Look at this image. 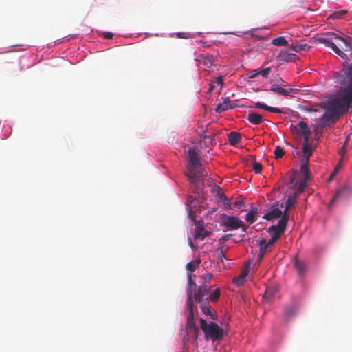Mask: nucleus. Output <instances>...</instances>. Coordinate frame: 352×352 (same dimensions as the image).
I'll list each match as a JSON object with an SVG mask.
<instances>
[{
    "instance_id": "a878e982",
    "label": "nucleus",
    "mask_w": 352,
    "mask_h": 352,
    "mask_svg": "<svg viewBox=\"0 0 352 352\" xmlns=\"http://www.w3.org/2000/svg\"><path fill=\"white\" fill-rule=\"evenodd\" d=\"M219 204L220 206H223L224 208H231V202L230 199L223 193L221 192L219 199Z\"/></svg>"
},
{
    "instance_id": "09e8293b",
    "label": "nucleus",
    "mask_w": 352,
    "mask_h": 352,
    "mask_svg": "<svg viewBox=\"0 0 352 352\" xmlns=\"http://www.w3.org/2000/svg\"><path fill=\"white\" fill-rule=\"evenodd\" d=\"M259 70L255 69L252 72V74L250 76V78H254L258 75H259Z\"/></svg>"
},
{
    "instance_id": "9b49d317",
    "label": "nucleus",
    "mask_w": 352,
    "mask_h": 352,
    "mask_svg": "<svg viewBox=\"0 0 352 352\" xmlns=\"http://www.w3.org/2000/svg\"><path fill=\"white\" fill-rule=\"evenodd\" d=\"M298 307L295 305H289L285 307L283 318L286 321H289L295 317L297 314Z\"/></svg>"
},
{
    "instance_id": "4c0bfd02",
    "label": "nucleus",
    "mask_w": 352,
    "mask_h": 352,
    "mask_svg": "<svg viewBox=\"0 0 352 352\" xmlns=\"http://www.w3.org/2000/svg\"><path fill=\"white\" fill-rule=\"evenodd\" d=\"M203 61L206 65H211L214 61V57L212 56H206L204 58Z\"/></svg>"
},
{
    "instance_id": "473e14b6",
    "label": "nucleus",
    "mask_w": 352,
    "mask_h": 352,
    "mask_svg": "<svg viewBox=\"0 0 352 352\" xmlns=\"http://www.w3.org/2000/svg\"><path fill=\"white\" fill-rule=\"evenodd\" d=\"M258 244L260 248V252L265 253L267 249L270 248V246H267L266 239L265 238H262L261 239L258 241Z\"/></svg>"
},
{
    "instance_id": "603ef678",
    "label": "nucleus",
    "mask_w": 352,
    "mask_h": 352,
    "mask_svg": "<svg viewBox=\"0 0 352 352\" xmlns=\"http://www.w3.org/2000/svg\"><path fill=\"white\" fill-rule=\"evenodd\" d=\"M310 133H311V131H310V130L309 129V128H308L307 130L303 131L302 132H301V133H302V135L303 136H305V135H310Z\"/></svg>"
},
{
    "instance_id": "58836bf2",
    "label": "nucleus",
    "mask_w": 352,
    "mask_h": 352,
    "mask_svg": "<svg viewBox=\"0 0 352 352\" xmlns=\"http://www.w3.org/2000/svg\"><path fill=\"white\" fill-rule=\"evenodd\" d=\"M307 165H308V164L306 163V160H303L302 165L301 166V170L303 172L306 178L308 177V171H309Z\"/></svg>"
},
{
    "instance_id": "72a5a7b5",
    "label": "nucleus",
    "mask_w": 352,
    "mask_h": 352,
    "mask_svg": "<svg viewBox=\"0 0 352 352\" xmlns=\"http://www.w3.org/2000/svg\"><path fill=\"white\" fill-rule=\"evenodd\" d=\"M295 204H296V201L294 199H293L291 197H289L287 200V202H286V206H285V212L284 213L285 214H287V211L292 208H294L295 206Z\"/></svg>"
},
{
    "instance_id": "ea45409f",
    "label": "nucleus",
    "mask_w": 352,
    "mask_h": 352,
    "mask_svg": "<svg viewBox=\"0 0 352 352\" xmlns=\"http://www.w3.org/2000/svg\"><path fill=\"white\" fill-rule=\"evenodd\" d=\"M271 72L270 67H266L263 69L259 70V74L263 77L266 78Z\"/></svg>"
},
{
    "instance_id": "f3484780",
    "label": "nucleus",
    "mask_w": 352,
    "mask_h": 352,
    "mask_svg": "<svg viewBox=\"0 0 352 352\" xmlns=\"http://www.w3.org/2000/svg\"><path fill=\"white\" fill-rule=\"evenodd\" d=\"M247 120L252 124H261L263 119V116L261 114H258L255 112H251L248 115Z\"/></svg>"
},
{
    "instance_id": "ddd939ff",
    "label": "nucleus",
    "mask_w": 352,
    "mask_h": 352,
    "mask_svg": "<svg viewBox=\"0 0 352 352\" xmlns=\"http://www.w3.org/2000/svg\"><path fill=\"white\" fill-rule=\"evenodd\" d=\"M199 307L201 311L207 316H209L210 318L212 320L217 319V314L215 311H212L211 310V307L209 305L208 300H205L204 302H199Z\"/></svg>"
},
{
    "instance_id": "1a4fd4ad",
    "label": "nucleus",
    "mask_w": 352,
    "mask_h": 352,
    "mask_svg": "<svg viewBox=\"0 0 352 352\" xmlns=\"http://www.w3.org/2000/svg\"><path fill=\"white\" fill-rule=\"evenodd\" d=\"M196 289H197V284L192 280V274H188V288L186 290L187 296H188V300H187L188 304L193 305L192 294Z\"/></svg>"
},
{
    "instance_id": "6e6552de",
    "label": "nucleus",
    "mask_w": 352,
    "mask_h": 352,
    "mask_svg": "<svg viewBox=\"0 0 352 352\" xmlns=\"http://www.w3.org/2000/svg\"><path fill=\"white\" fill-rule=\"evenodd\" d=\"M287 222V214L284 213L283 216L279 220L278 224L276 226H272L271 227H270L267 230V232H271L272 231H276L279 234H282L285 230Z\"/></svg>"
},
{
    "instance_id": "c9c22d12",
    "label": "nucleus",
    "mask_w": 352,
    "mask_h": 352,
    "mask_svg": "<svg viewBox=\"0 0 352 352\" xmlns=\"http://www.w3.org/2000/svg\"><path fill=\"white\" fill-rule=\"evenodd\" d=\"M252 168L255 173L258 174L261 172L263 166L261 163L254 161L252 164Z\"/></svg>"
},
{
    "instance_id": "0e129e2a",
    "label": "nucleus",
    "mask_w": 352,
    "mask_h": 352,
    "mask_svg": "<svg viewBox=\"0 0 352 352\" xmlns=\"http://www.w3.org/2000/svg\"><path fill=\"white\" fill-rule=\"evenodd\" d=\"M298 1L300 3H303L305 1V0H298Z\"/></svg>"
},
{
    "instance_id": "a19ab883",
    "label": "nucleus",
    "mask_w": 352,
    "mask_h": 352,
    "mask_svg": "<svg viewBox=\"0 0 352 352\" xmlns=\"http://www.w3.org/2000/svg\"><path fill=\"white\" fill-rule=\"evenodd\" d=\"M297 126L300 128V132H302L303 131H305L308 129L307 124L303 121L298 122Z\"/></svg>"
},
{
    "instance_id": "49530a36",
    "label": "nucleus",
    "mask_w": 352,
    "mask_h": 352,
    "mask_svg": "<svg viewBox=\"0 0 352 352\" xmlns=\"http://www.w3.org/2000/svg\"><path fill=\"white\" fill-rule=\"evenodd\" d=\"M346 13V10H343L340 12H336V13H333V18H339V17H341V16L345 14Z\"/></svg>"
},
{
    "instance_id": "a211bd4d",
    "label": "nucleus",
    "mask_w": 352,
    "mask_h": 352,
    "mask_svg": "<svg viewBox=\"0 0 352 352\" xmlns=\"http://www.w3.org/2000/svg\"><path fill=\"white\" fill-rule=\"evenodd\" d=\"M249 274V269L248 268H246V269H244L239 274V276L237 277H235L232 282L236 285L237 286H240V285H242L245 281V278L246 277L248 276Z\"/></svg>"
},
{
    "instance_id": "393cba45",
    "label": "nucleus",
    "mask_w": 352,
    "mask_h": 352,
    "mask_svg": "<svg viewBox=\"0 0 352 352\" xmlns=\"http://www.w3.org/2000/svg\"><path fill=\"white\" fill-rule=\"evenodd\" d=\"M296 54H290L286 50H283L280 53V58L282 60L289 62L292 61L295 59Z\"/></svg>"
},
{
    "instance_id": "f03ea898",
    "label": "nucleus",
    "mask_w": 352,
    "mask_h": 352,
    "mask_svg": "<svg viewBox=\"0 0 352 352\" xmlns=\"http://www.w3.org/2000/svg\"><path fill=\"white\" fill-rule=\"evenodd\" d=\"M188 155V173L186 174L190 182L195 184L200 177L204 176V171L199 157V153L195 148H190Z\"/></svg>"
},
{
    "instance_id": "7c9ffc66",
    "label": "nucleus",
    "mask_w": 352,
    "mask_h": 352,
    "mask_svg": "<svg viewBox=\"0 0 352 352\" xmlns=\"http://www.w3.org/2000/svg\"><path fill=\"white\" fill-rule=\"evenodd\" d=\"M270 233H273L272 238L267 242V246L271 247L273 244L280 237L281 234L276 231H272Z\"/></svg>"
},
{
    "instance_id": "9d476101",
    "label": "nucleus",
    "mask_w": 352,
    "mask_h": 352,
    "mask_svg": "<svg viewBox=\"0 0 352 352\" xmlns=\"http://www.w3.org/2000/svg\"><path fill=\"white\" fill-rule=\"evenodd\" d=\"M289 48L297 53H300L303 51H309L311 46L305 41L300 40V41L292 43Z\"/></svg>"
},
{
    "instance_id": "b1692460",
    "label": "nucleus",
    "mask_w": 352,
    "mask_h": 352,
    "mask_svg": "<svg viewBox=\"0 0 352 352\" xmlns=\"http://www.w3.org/2000/svg\"><path fill=\"white\" fill-rule=\"evenodd\" d=\"M348 190H349V189H348V188H347V187H344V188H341V189L338 190L337 191L336 194L334 195V197H333L332 198V199L331 200V201H330V203H329V207H330V206H332V205H333V204L336 201V200H337L339 197H342V196L344 195L348 192Z\"/></svg>"
},
{
    "instance_id": "bf43d9fd",
    "label": "nucleus",
    "mask_w": 352,
    "mask_h": 352,
    "mask_svg": "<svg viewBox=\"0 0 352 352\" xmlns=\"http://www.w3.org/2000/svg\"><path fill=\"white\" fill-rule=\"evenodd\" d=\"M320 134L319 133H316L315 135V139L318 140L320 138Z\"/></svg>"
},
{
    "instance_id": "7ed1b4c3",
    "label": "nucleus",
    "mask_w": 352,
    "mask_h": 352,
    "mask_svg": "<svg viewBox=\"0 0 352 352\" xmlns=\"http://www.w3.org/2000/svg\"><path fill=\"white\" fill-rule=\"evenodd\" d=\"M200 328L204 333L206 340H211L212 342L220 341L223 337V329L219 327L217 323L210 322L202 318H199Z\"/></svg>"
},
{
    "instance_id": "c756f323",
    "label": "nucleus",
    "mask_w": 352,
    "mask_h": 352,
    "mask_svg": "<svg viewBox=\"0 0 352 352\" xmlns=\"http://www.w3.org/2000/svg\"><path fill=\"white\" fill-rule=\"evenodd\" d=\"M220 295H221L220 289L219 288L216 289L208 297V302L209 301L217 302L219 300Z\"/></svg>"
},
{
    "instance_id": "20e7f679",
    "label": "nucleus",
    "mask_w": 352,
    "mask_h": 352,
    "mask_svg": "<svg viewBox=\"0 0 352 352\" xmlns=\"http://www.w3.org/2000/svg\"><path fill=\"white\" fill-rule=\"evenodd\" d=\"M221 225L227 228L230 230H235L239 228H242L243 232L246 231V226H243V223L237 217L229 216L226 214L221 215Z\"/></svg>"
},
{
    "instance_id": "f257e3e1",
    "label": "nucleus",
    "mask_w": 352,
    "mask_h": 352,
    "mask_svg": "<svg viewBox=\"0 0 352 352\" xmlns=\"http://www.w3.org/2000/svg\"><path fill=\"white\" fill-rule=\"evenodd\" d=\"M316 41L331 48L344 59L342 69L333 76L339 89L327 100V112L322 117V120L328 122L333 118H339L352 107V58H348L346 54L352 52V46L345 38L333 32L318 37Z\"/></svg>"
},
{
    "instance_id": "6ab92c4d",
    "label": "nucleus",
    "mask_w": 352,
    "mask_h": 352,
    "mask_svg": "<svg viewBox=\"0 0 352 352\" xmlns=\"http://www.w3.org/2000/svg\"><path fill=\"white\" fill-rule=\"evenodd\" d=\"M229 144L235 146L241 140V134L236 131H232L228 135Z\"/></svg>"
},
{
    "instance_id": "c03bdc74",
    "label": "nucleus",
    "mask_w": 352,
    "mask_h": 352,
    "mask_svg": "<svg viewBox=\"0 0 352 352\" xmlns=\"http://www.w3.org/2000/svg\"><path fill=\"white\" fill-rule=\"evenodd\" d=\"M217 252L219 254V257L222 260L223 258H226V256L223 252V247H220L217 249Z\"/></svg>"
},
{
    "instance_id": "dca6fc26",
    "label": "nucleus",
    "mask_w": 352,
    "mask_h": 352,
    "mask_svg": "<svg viewBox=\"0 0 352 352\" xmlns=\"http://www.w3.org/2000/svg\"><path fill=\"white\" fill-rule=\"evenodd\" d=\"M282 216V211L278 208H274L270 212L265 213L263 217V219L270 221L274 219L279 218Z\"/></svg>"
},
{
    "instance_id": "13d9d810",
    "label": "nucleus",
    "mask_w": 352,
    "mask_h": 352,
    "mask_svg": "<svg viewBox=\"0 0 352 352\" xmlns=\"http://www.w3.org/2000/svg\"><path fill=\"white\" fill-rule=\"evenodd\" d=\"M189 245L192 248V250H195V245H193L190 239L189 240Z\"/></svg>"
},
{
    "instance_id": "2f4dec72",
    "label": "nucleus",
    "mask_w": 352,
    "mask_h": 352,
    "mask_svg": "<svg viewBox=\"0 0 352 352\" xmlns=\"http://www.w3.org/2000/svg\"><path fill=\"white\" fill-rule=\"evenodd\" d=\"M199 263L200 261H192L186 265V269L190 272H194L197 268H198Z\"/></svg>"
},
{
    "instance_id": "4be33fe9",
    "label": "nucleus",
    "mask_w": 352,
    "mask_h": 352,
    "mask_svg": "<svg viewBox=\"0 0 352 352\" xmlns=\"http://www.w3.org/2000/svg\"><path fill=\"white\" fill-rule=\"evenodd\" d=\"M258 213V210L256 208H253L251 210L245 215V220L249 223L252 224L256 220V216Z\"/></svg>"
},
{
    "instance_id": "0eeeda50",
    "label": "nucleus",
    "mask_w": 352,
    "mask_h": 352,
    "mask_svg": "<svg viewBox=\"0 0 352 352\" xmlns=\"http://www.w3.org/2000/svg\"><path fill=\"white\" fill-rule=\"evenodd\" d=\"M285 87L283 86H279V84H272L270 86V91L276 94L281 96H289L290 93L296 94L298 91V89L296 88Z\"/></svg>"
},
{
    "instance_id": "8fccbe9b",
    "label": "nucleus",
    "mask_w": 352,
    "mask_h": 352,
    "mask_svg": "<svg viewBox=\"0 0 352 352\" xmlns=\"http://www.w3.org/2000/svg\"><path fill=\"white\" fill-rule=\"evenodd\" d=\"M276 84H279V86H283V87H287V85H284L283 82H284V80H283V78H279L277 80H276Z\"/></svg>"
},
{
    "instance_id": "f8f14e48",
    "label": "nucleus",
    "mask_w": 352,
    "mask_h": 352,
    "mask_svg": "<svg viewBox=\"0 0 352 352\" xmlns=\"http://www.w3.org/2000/svg\"><path fill=\"white\" fill-rule=\"evenodd\" d=\"M236 104L234 101H231L226 98L224 99L222 103H219L217 105L215 111L217 113H221L222 111H226L230 109H234L236 107Z\"/></svg>"
},
{
    "instance_id": "423d86ee",
    "label": "nucleus",
    "mask_w": 352,
    "mask_h": 352,
    "mask_svg": "<svg viewBox=\"0 0 352 352\" xmlns=\"http://www.w3.org/2000/svg\"><path fill=\"white\" fill-rule=\"evenodd\" d=\"M193 308V305L188 304V314L187 316V327L190 332L194 333L195 338L197 339L199 333V329L195 322Z\"/></svg>"
},
{
    "instance_id": "bb28decb",
    "label": "nucleus",
    "mask_w": 352,
    "mask_h": 352,
    "mask_svg": "<svg viewBox=\"0 0 352 352\" xmlns=\"http://www.w3.org/2000/svg\"><path fill=\"white\" fill-rule=\"evenodd\" d=\"M295 267L300 275L304 274L306 269V264L303 261L296 259Z\"/></svg>"
},
{
    "instance_id": "e433bc0d",
    "label": "nucleus",
    "mask_w": 352,
    "mask_h": 352,
    "mask_svg": "<svg viewBox=\"0 0 352 352\" xmlns=\"http://www.w3.org/2000/svg\"><path fill=\"white\" fill-rule=\"evenodd\" d=\"M213 278V274L212 273H206L201 276V278L204 280V284L208 283Z\"/></svg>"
},
{
    "instance_id": "4d7b16f0",
    "label": "nucleus",
    "mask_w": 352,
    "mask_h": 352,
    "mask_svg": "<svg viewBox=\"0 0 352 352\" xmlns=\"http://www.w3.org/2000/svg\"><path fill=\"white\" fill-rule=\"evenodd\" d=\"M187 202H188V204H191V203L192 202V197H188L187 199Z\"/></svg>"
},
{
    "instance_id": "2eb2a0df",
    "label": "nucleus",
    "mask_w": 352,
    "mask_h": 352,
    "mask_svg": "<svg viewBox=\"0 0 352 352\" xmlns=\"http://www.w3.org/2000/svg\"><path fill=\"white\" fill-rule=\"evenodd\" d=\"M278 292V287L274 285L267 286L265 289V292L263 294V298L266 300H271L276 294Z\"/></svg>"
},
{
    "instance_id": "052dcab7",
    "label": "nucleus",
    "mask_w": 352,
    "mask_h": 352,
    "mask_svg": "<svg viewBox=\"0 0 352 352\" xmlns=\"http://www.w3.org/2000/svg\"><path fill=\"white\" fill-rule=\"evenodd\" d=\"M305 109L308 111H311L313 110L312 107H306Z\"/></svg>"
},
{
    "instance_id": "864d4df0",
    "label": "nucleus",
    "mask_w": 352,
    "mask_h": 352,
    "mask_svg": "<svg viewBox=\"0 0 352 352\" xmlns=\"http://www.w3.org/2000/svg\"><path fill=\"white\" fill-rule=\"evenodd\" d=\"M303 138H304L303 143L309 144V135H305V136H303Z\"/></svg>"
},
{
    "instance_id": "79ce46f5",
    "label": "nucleus",
    "mask_w": 352,
    "mask_h": 352,
    "mask_svg": "<svg viewBox=\"0 0 352 352\" xmlns=\"http://www.w3.org/2000/svg\"><path fill=\"white\" fill-rule=\"evenodd\" d=\"M212 82L216 83L218 85L222 86L223 83V77L221 76H219L218 77H216L213 80Z\"/></svg>"
},
{
    "instance_id": "aec40b11",
    "label": "nucleus",
    "mask_w": 352,
    "mask_h": 352,
    "mask_svg": "<svg viewBox=\"0 0 352 352\" xmlns=\"http://www.w3.org/2000/svg\"><path fill=\"white\" fill-rule=\"evenodd\" d=\"M255 108H260L264 110L268 111L270 112L276 113H283V111L279 108L272 107L268 106L265 104H263L261 102H256L254 104Z\"/></svg>"
},
{
    "instance_id": "a18cd8bd",
    "label": "nucleus",
    "mask_w": 352,
    "mask_h": 352,
    "mask_svg": "<svg viewBox=\"0 0 352 352\" xmlns=\"http://www.w3.org/2000/svg\"><path fill=\"white\" fill-rule=\"evenodd\" d=\"M232 234H224L223 236H221V241H228L232 236Z\"/></svg>"
},
{
    "instance_id": "5fc2aeb1",
    "label": "nucleus",
    "mask_w": 352,
    "mask_h": 352,
    "mask_svg": "<svg viewBox=\"0 0 352 352\" xmlns=\"http://www.w3.org/2000/svg\"><path fill=\"white\" fill-rule=\"evenodd\" d=\"M264 254H264L263 252H259V254H258V259H259V260H261V259L263 258Z\"/></svg>"
},
{
    "instance_id": "69168bd1",
    "label": "nucleus",
    "mask_w": 352,
    "mask_h": 352,
    "mask_svg": "<svg viewBox=\"0 0 352 352\" xmlns=\"http://www.w3.org/2000/svg\"><path fill=\"white\" fill-rule=\"evenodd\" d=\"M191 213H192V210H189V215H191Z\"/></svg>"
},
{
    "instance_id": "cd10ccee",
    "label": "nucleus",
    "mask_w": 352,
    "mask_h": 352,
    "mask_svg": "<svg viewBox=\"0 0 352 352\" xmlns=\"http://www.w3.org/2000/svg\"><path fill=\"white\" fill-rule=\"evenodd\" d=\"M272 44L276 46H286L288 45V41L283 36L274 38L272 40Z\"/></svg>"
},
{
    "instance_id": "f704fd0d",
    "label": "nucleus",
    "mask_w": 352,
    "mask_h": 352,
    "mask_svg": "<svg viewBox=\"0 0 352 352\" xmlns=\"http://www.w3.org/2000/svg\"><path fill=\"white\" fill-rule=\"evenodd\" d=\"M285 154L283 149L280 146H276L274 150L276 159L281 158Z\"/></svg>"
},
{
    "instance_id": "37998d69",
    "label": "nucleus",
    "mask_w": 352,
    "mask_h": 352,
    "mask_svg": "<svg viewBox=\"0 0 352 352\" xmlns=\"http://www.w3.org/2000/svg\"><path fill=\"white\" fill-rule=\"evenodd\" d=\"M346 144L347 140L344 142V145L341 147L339 153L340 155L343 156L346 152Z\"/></svg>"
},
{
    "instance_id": "3c124183",
    "label": "nucleus",
    "mask_w": 352,
    "mask_h": 352,
    "mask_svg": "<svg viewBox=\"0 0 352 352\" xmlns=\"http://www.w3.org/2000/svg\"><path fill=\"white\" fill-rule=\"evenodd\" d=\"M104 37L105 38H107V39H110V38H112L113 37V34L111 32H105L104 34Z\"/></svg>"
},
{
    "instance_id": "c85d7f7f",
    "label": "nucleus",
    "mask_w": 352,
    "mask_h": 352,
    "mask_svg": "<svg viewBox=\"0 0 352 352\" xmlns=\"http://www.w3.org/2000/svg\"><path fill=\"white\" fill-rule=\"evenodd\" d=\"M245 203L243 199L235 201L233 204H231V208L232 210L234 209H242V210H245L243 208L245 207Z\"/></svg>"
},
{
    "instance_id": "6e6d98bb",
    "label": "nucleus",
    "mask_w": 352,
    "mask_h": 352,
    "mask_svg": "<svg viewBox=\"0 0 352 352\" xmlns=\"http://www.w3.org/2000/svg\"><path fill=\"white\" fill-rule=\"evenodd\" d=\"M337 171H338V168H336V170L333 171V173L331 175L330 178H329L330 179L333 177L334 175L336 174Z\"/></svg>"
},
{
    "instance_id": "39448f33",
    "label": "nucleus",
    "mask_w": 352,
    "mask_h": 352,
    "mask_svg": "<svg viewBox=\"0 0 352 352\" xmlns=\"http://www.w3.org/2000/svg\"><path fill=\"white\" fill-rule=\"evenodd\" d=\"M210 289L211 287H208L206 284H203L199 288H197L192 294L193 302L196 301L199 303L208 300V298H206V296L208 294Z\"/></svg>"
},
{
    "instance_id": "e2e57ef3",
    "label": "nucleus",
    "mask_w": 352,
    "mask_h": 352,
    "mask_svg": "<svg viewBox=\"0 0 352 352\" xmlns=\"http://www.w3.org/2000/svg\"><path fill=\"white\" fill-rule=\"evenodd\" d=\"M294 177H292V178L290 179V182H291V183H292V182H294Z\"/></svg>"
},
{
    "instance_id": "680f3d73",
    "label": "nucleus",
    "mask_w": 352,
    "mask_h": 352,
    "mask_svg": "<svg viewBox=\"0 0 352 352\" xmlns=\"http://www.w3.org/2000/svg\"><path fill=\"white\" fill-rule=\"evenodd\" d=\"M302 183L301 182L300 184V188H299V190H301L302 188Z\"/></svg>"
},
{
    "instance_id": "5701e85b",
    "label": "nucleus",
    "mask_w": 352,
    "mask_h": 352,
    "mask_svg": "<svg viewBox=\"0 0 352 352\" xmlns=\"http://www.w3.org/2000/svg\"><path fill=\"white\" fill-rule=\"evenodd\" d=\"M302 151L305 155V160H306V163H309V157L311 156L313 153V149L310 147L309 144L302 143Z\"/></svg>"
},
{
    "instance_id": "4468645a",
    "label": "nucleus",
    "mask_w": 352,
    "mask_h": 352,
    "mask_svg": "<svg viewBox=\"0 0 352 352\" xmlns=\"http://www.w3.org/2000/svg\"><path fill=\"white\" fill-rule=\"evenodd\" d=\"M207 131L208 129L201 131L203 133V134L201 135V140L199 142L200 146L201 148L208 147L210 145L212 144V138H211V135H206Z\"/></svg>"
},
{
    "instance_id": "412c9836",
    "label": "nucleus",
    "mask_w": 352,
    "mask_h": 352,
    "mask_svg": "<svg viewBox=\"0 0 352 352\" xmlns=\"http://www.w3.org/2000/svg\"><path fill=\"white\" fill-rule=\"evenodd\" d=\"M208 235L209 232L204 228L199 226L195 231L194 238L195 239L204 240Z\"/></svg>"
},
{
    "instance_id": "de8ad7c7",
    "label": "nucleus",
    "mask_w": 352,
    "mask_h": 352,
    "mask_svg": "<svg viewBox=\"0 0 352 352\" xmlns=\"http://www.w3.org/2000/svg\"><path fill=\"white\" fill-rule=\"evenodd\" d=\"M177 36L178 38H189V36L186 33H184V32H178V33H177Z\"/></svg>"
}]
</instances>
